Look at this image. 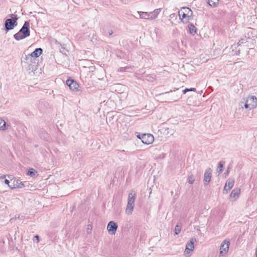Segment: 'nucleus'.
<instances>
[{
    "instance_id": "b1692460",
    "label": "nucleus",
    "mask_w": 257,
    "mask_h": 257,
    "mask_svg": "<svg viewBox=\"0 0 257 257\" xmlns=\"http://www.w3.org/2000/svg\"><path fill=\"white\" fill-rule=\"evenodd\" d=\"M247 42V39H246V38L241 39V40H240L237 43V46L241 47L242 44H245V43H246Z\"/></svg>"
},
{
    "instance_id": "0eeeda50",
    "label": "nucleus",
    "mask_w": 257,
    "mask_h": 257,
    "mask_svg": "<svg viewBox=\"0 0 257 257\" xmlns=\"http://www.w3.org/2000/svg\"><path fill=\"white\" fill-rule=\"evenodd\" d=\"M229 245V240L225 239L222 242L220 247L219 256H223L228 252Z\"/></svg>"
},
{
    "instance_id": "4be33fe9",
    "label": "nucleus",
    "mask_w": 257,
    "mask_h": 257,
    "mask_svg": "<svg viewBox=\"0 0 257 257\" xmlns=\"http://www.w3.org/2000/svg\"><path fill=\"white\" fill-rule=\"evenodd\" d=\"M188 28L189 30V32L191 34H194L195 33H196V29L193 24H189L188 25Z\"/></svg>"
},
{
    "instance_id": "473e14b6",
    "label": "nucleus",
    "mask_w": 257,
    "mask_h": 257,
    "mask_svg": "<svg viewBox=\"0 0 257 257\" xmlns=\"http://www.w3.org/2000/svg\"><path fill=\"white\" fill-rule=\"evenodd\" d=\"M34 237L37 239V242H38L39 240V235H36V236H35Z\"/></svg>"
},
{
    "instance_id": "f704fd0d",
    "label": "nucleus",
    "mask_w": 257,
    "mask_h": 257,
    "mask_svg": "<svg viewBox=\"0 0 257 257\" xmlns=\"http://www.w3.org/2000/svg\"><path fill=\"white\" fill-rule=\"evenodd\" d=\"M112 34V31H111V32H109V35H111Z\"/></svg>"
},
{
    "instance_id": "412c9836",
    "label": "nucleus",
    "mask_w": 257,
    "mask_h": 257,
    "mask_svg": "<svg viewBox=\"0 0 257 257\" xmlns=\"http://www.w3.org/2000/svg\"><path fill=\"white\" fill-rule=\"evenodd\" d=\"M37 174V172L33 168L29 169L27 175L34 177Z\"/></svg>"
},
{
    "instance_id": "c85d7f7f",
    "label": "nucleus",
    "mask_w": 257,
    "mask_h": 257,
    "mask_svg": "<svg viewBox=\"0 0 257 257\" xmlns=\"http://www.w3.org/2000/svg\"><path fill=\"white\" fill-rule=\"evenodd\" d=\"M245 103L243 102V101H241L240 103H239V106L241 107V108H243L244 107V105Z\"/></svg>"
},
{
    "instance_id": "5701e85b",
    "label": "nucleus",
    "mask_w": 257,
    "mask_h": 257,
    "mask_svg": "<svg viewBox=\"0 0 257 257\" xmlns=\"http://www.w3.org/2000/svg\"><path fill=\"white\" fill-rule=\"evenodd\" d=\"M224 164V162H219V163L218 164V168H217V171L219 173H221L223 171Z\"/></svg>"
},
{
    "instance_id": "cd10ccee",
    "label": "nucleus",
    "mask_w": 257,
    "mask_h": 257,
    "mask_svg": "<svg viewBox=\"0 0 257 257\" xmlns=\"http://www.w3.org/2000/svg\"><path fill=\"white\" fill-rule=\"evenodd\" d=\"M124 69L125 71L130 72H131V71L133 69V67L132 66H126V67H124Z\"/></svg>"
},
{
    "instance_id": "dca6fc26",
    "label": "nucleus",
    "mask_w": 257,
    "mask_h": 257,
    "mask_svg": "<svg viewBox=\"0 0 257 257\" xmlns=\"http://www.w3.org/2000/svg\"><path fill=\"white\" fill-rule=\"evenodd\" d=\"M139 14V17L142 19H151L150 13L138 12Z\"/></svg>"
},
{
    "instance_id": "1a4fd4ad",
    "label": "nucleus",
    "mask_w": 257,
    "mask_h": 257,
    "mask_svg": "<svg viewBox=\"0 0 257 257\" xmlns=\"http://www.w3.org/2000/svg\"><path fill=\"white\" fill-rule=\"evenodd\" d=\"M66 84L69 87V88L73 91H77L79 90V84L76 81L72 79H68L66 80Z\"/></svg>"
},
{
    "instance_id": "f03ea898",
    "label": "nucleus",
    "mask_w": 257,
    "mask_h": 257,
    "mask_svg": "<svg viewBox=\"0 0 257 257\" xmlns=\"http://www.w3.org/2000/svg\"><path fill=\"white\" fill-rule=\"evenodd\" d=\"M30 35V24L29 21H25L20 31L14 35L15 40L20 41Z\"/></svg>"
},
{
    "instance_id": "aec40b11",
    "label": "nucleus",
    "mask_w": 257,
    "mask_h": 257,
    "mask_svg": "<svg viewBox=\"0 0 257 257\" xmlns=\"http://www.w3.org/2000/svg\"><path fill=\"white\" fill-rule=\"evenodd\" d=\"M207 3L212 7H216L218 4V0H207Z\"/></svg>"
},
{
    "instance_id": "39448f33",
    "label": "nucleus",
    "mask_w": 257,
    "mask_h": 257,
    "mask_svg": "<svg viewBox=\"0 0 257 257\" xmlns=\"http://www.w3.org/2000/svg\"><path fill=\"white\" fill-rule=\"evenodd\" d=\"M18 18L16 15L14 16L12 19L6 20L5 23V30L6 31L13 29L15 27L17 26L18 23Z\"/></svg>"
},
{
    "instance_id": "f257e3e1",
    "label": "nucleus",
    "mask_w": 257,
    "mask_h": 257,
    "mask_svg": "<svg viewBox=\"0 0 257 257\" xmlns=\"http://www.w3.org/2000/svg\"><path fill=\"white\" fill-rule=\"evenodd\" d=\"M43 50L41 48H36L31 54L25 55L22 63L25 64V66L27 70L34 72L37 69V62L36 58L38 57L42 53Z\"/></svg>"
},
{
    "instance_id": "72a5a7b5",
    "label": "nucleus",
    "mask_w": 257,
    "mask_h": 257,
    "mask_svg": "<svg viewBox=\"0 0 257 257\" xmlns=\"http://www.w3.org/2000/svg\"><path fill=\"white\" fill-rule=\"evenodd\" d=\"M255 256H256V257H257V246H256V250H255Z\"/></svg>"
},
{
    "instance_id": "ddd939ff",
    "label": "nucleus",
    "mask_w": 257,
    "mask_h": 257,
    "mask_svg": "<svg viewBox=\"0 0 257 257\" xmlns=\"http://www.w3.org/2000/svg\"><path fill=\"white\" fill-rule=\"evenodd\" d=\"M14 184L13 185H9L10 188L11 189H14L16 188H22L24 186V184L19 180H16L15 179L14 180Z\"/></svg>"
},
{
    "instance_id": "bb28decb",
    "label": "nucleus",
    "mask_w": 257,
    "mask_h": 257,
    "mask_svg": "<svg viewBox=\"0 0 257 257\" xmlns=\"http://www.w3.org/2000/svg\"><path fill=\"white\" fill-rule=\"evenodd\" d=\"M188 91H194V92H196V89L195 88H191L190 89L186 88V89H184L182 91V92L183 93V94H185V93H186V92H187Z\"/></svg>"
},
{
    "instance_id": "9b49d317",
    "label": "nucleus",
    "mask_w": 257,
    "mask_h": 257,
    "mask_svg": "<svg viewBox=\"0 0 257 257\" xmlns=\"http://www.w3.org/2000/svg\"><path fill=\"white\" fill-rule=\"evenodd\" d=\"M234 183V180L233 179L229 178L225 185L223 189V193H227L228 191H229L233 186Z\"/></svg>"
},
{
    "instance_id": "f3484780",
    "label": "nucleus",
    "mask_w": 257,
    "mask_h": 257,
    "mask_svg": "<svg viewBox=\"0 0 257 257\" xmlns=\"http://www.w3.org/2000/svg\"><path fill=\"white\" fill-rule=\"evenodd\" d=\"M161 11V9H157L150 13L151 19H156Z\"/></svg>"
},
{
    "instance_id": "a211bd4d",
    "label": "nucleus",
    "mask_w": 257,
    "mask_h": 257,
    "mask_svg": "<svg viewBox=\"0 0 257 257\" xmlns=\"http://www.w3.org/2000/svg\"><path fill=\"white\" fill-rule=\"evenodd\" d=\"M179 12H184L186 15L190 16H192L193 14L192 11L189 8H183Z\"/></svg>"
},
{
    "instance_id": "6e6552de",
    "label": "nucleus",
    "mask_w": 257,
    "mask_h": 257,
    "mask_svg": "<svg viewBox=\"0 0 257 257\" xmlns=\"http://www.w3.org/2000/svg\"><path fill=\"white\" fill-rule=\"evenodd\" d=\"M212 177V170L209 168L205 170L204 175L203 183L205 186L209 183Z\"/></svg>"
},
{
    "instance_id": "9d476101",
    "label": "nucleus",
    "mask_w": 257,
    "mask_h": 257,
    "mask_svg": "<svg viewBox=\"0 0 257 257\" xmlns=\"http://www.w3.org/2000/svg\"><path fill=\"white\" fill-rule=\"evenodd\" d=\"M118 226L113 221L108 222L107 226V229L110 234H114L116 233Z\"/></svg>"
},
{
    "instance_id": "58836bf2",
    "label": "nucleus",
    "mask_w": 257,
    "mask_h": 257,
    "mask_svg": "<svg viewBox=\"0 0 257 257\" xmlns=\"http://www.w3.org/2000/svg\"><path fill=\"white\" fill-rule=\"evenodd\" d=\"M243 46L244 47V45H243ZM245 46H246L247 47L248 46H247V45H245Z\"/></svg>"
},
{
    "instance_id": "2eb2a0df",
    "label": "nucleus",
    "mask_w": 257,
    "mask_h": 257,
    "mask_svg": "<svg viewBox=\"0 0 257 257\" xmlns=\"http://www.w3.org/2000/svg\"><path fill=\"white\" fill-rule=\"evenodd\" d=\"M9 125L7 124L6 121L1 117H0V130L6 131L8 128Z\"/></svg>"
},
{
    "instance_id": "e433bc0d",
    "label": "nucleus",
    "mask_w": 257,
    "mask_h": 257,
    "mask_svg": "<svg viewBox=\"0 0 257 257\" xmlns=\"http://www.w3.org/2000/svg\"><path fill=\"white\" fill-rule=\"evenodd\" d=\"M5 177H6L5 175H4V176H3V177H2V178H3H3H5Z\"/></svg>"
},
{
    "instance_id": "6ab92c4d",
    "label": "nucleus",
    "mask_w": 257,
    "mask_h": 257,
    "mask_svg": "<svg viewBox=\"0 0 257 257\" xmlns=\"http://www.w3.org/2000/svg\"><path fill=\"white\" fill-rule=\"evenodd\" d=\"M240 192L239 189H233L231 193L230 194V198H235L237 197L239 195Z\"/></svg>"
},
{
    "instance_id": "4c0bfd02",
    "label": "nucleus",
    "mask_w": 257,
    "mask_h": 257,
    "mask_svg": "<svg viewBox=\"0 0 257 257\" xmlns=\"http://www.w3.org/2000/svg\"><path fill=\"white\" fill-rule=\"evenodd\" d=\"M169 92H166L165 93V94H167V93H169Z\"/></svg>"
},
{
    "instance_id": "7ed1b4c3",
    "label": "nucleus",
    "mask_w": 257,
    "mask_h": 257,
    "mask_svg": "<svg viewBox=\"0 0 257 257\" xmlns=\"http://www.w3.org/2000/svg\"><path fill=\"white\" fill-rule=\"evenodd\" d=\"M136 194L133 190H132L128 194L127 203L125 209V212L127 215H130L132 213L134 207V203L136 199Z\"/></svg>"
},
{
    "instance_id": "c9c22d12",
    "label": "nucleus",
    "mask_w": 257,
    "mask_h": 257,
    "mask_svg": "<svg viewBox=\"0 0 257 257\" xmlns=\"http://www.w3.org/2000/svg\"><path fill=\"white\" fill-rule=\"evenodd\" d=\"M240 51V49H239L238 50V51H238V52L239 53Z\"/></svg>"
},
{
    "instance_id": "423d86ee",
    "label": "nucleus",
    "mask_w": 257,
    "mask_h": 257,
    "mask_svg": "<svg viewBox=\"0 0 257 257\" xmlns=\"http://www.w3.org/2000/svg\"><path fill=\"white\" fill-rule=\"evenodd\" d=\"M138 138L142 140L143 143L147 145L152 144L154 141V138L153 136L150 134H145L140 137V135L138 136Z\"/></svg>"
},
{
    "instance_id": "2f4dec72",
    "label": "nucleus",
    "mask_w": 257,
    "mask_h": 257,
    "mask_svg": "<svg viewBox=\"0 0 257 257\" xmlns=\"http://www.w3.org/2000/svg\"><path fill=\"white\" fill-rule=\"evenodd\" d=\"M92 227L91 225H88V228H87V232L89 233V230H91Z\"/></svg>"
},
{
    "instance_id": "20e7f679",
    "label": "nucleus",
    "mask_w": 257,
    "mask_h": 257,
    "mask_svg": "<svg viewBox=\"0 0 257 257\" xmlns=\"http://www.w3.org/2000/svg\"><path fill=\"white\" fill-rule=\"evenodd\" d=\"M257 107V98L254 96H248L245 100L244 107L251 110Z\"/></svg>"
},
{
    "instance_id": "4468645a",
    "label": "nucleus",
    "mask_w": 257,
    "mask_h": 257,
    "mask_svg": "<svg viewBox=\"0 0 257 257\" xmlns=\"http://www.w3.org/2000/svg\"><path fill=\"white\" fill-rule=\"evenodd\" d=\"M179 16L183 23H187L188 22L191 16L186 15L184 12L179 11Z\"/></svg>"
},
{
    "instance_id": "c756f323",
    "label": "nucleus",
    "mask_w": 257,
    "mask_h": 257,
    "mask_svg": "<svg viewBox=\"0 0 257 257\" xmlns=\"http://www.w3.org/2000/svg\"><path fill=\"white\" fill-rule=\"evenodd\" d=\"M118 71H119V72H123V71H125L124 69V67H120V68L118 69Z\"/></svg>"
},
{
    "instance_id": "7c9ffc66",
    "label": "nucleus",
    "mask_w": 257,
    "mask_h": 257,
    "mask_svg": "<svg viewBox=\"0 0 257 257\" xmlns=\"http://www.w3.org/2000/svg\"><path fill=\"white\" fill-rule=\"evenodd\" d=\"M5 183L6 184H8L9 186V185H11L10 184V181H9V180H8V179H5Z\"/></svg>"
},
{
    "instance_id": "f8f14e48",
    "label": "nucleus",
    "mask_w": 257,
    "mask_h": 257,
    "mask_svg": "<svg viewBox=\"0 0 257 257\" xmlns=\"http://www.w3.org/2000/svg\"><path fill=\"white\" fill-rule=\"evenodd\" d=\"M195 241L196 238L193 237L191 238L190 241L187 243L185 250L186 253H189L190 251L193 250L194 248V243Z\"/></svg>"
},
{
    "instance_id": "a878e982",
    "label": "nucleus",
    "mask_w": 257,
    "mask_h": 257,
    "mask_svg": "<svg viewBox=\"0 0 257 257\" xmlns=\"http://www.w3.org/2000/svg\"><path fill=\"white\" fill-rule=\"evenodd\" d=\"M188 180L189 183L190 184H192L195 181V178H194V176L193 175L189 176L188 178Z\"/></svg>"
},
{
    "instance_id": "393cba45",
    "label": "nucleus",
    "mask_w": 257,
    "mask_h": 257,
    "mask_svg": "<svg viewBox=\"0 0 257 257\" xmlns=\"http://www.w3.org/2000/svg\"><path fill=\"white\" fill-rule=\"evenodd\" d=\"M181 229V226L178 224H177L175 228V234H178L180 232Z\"/></svg>"
}]
</instances>
